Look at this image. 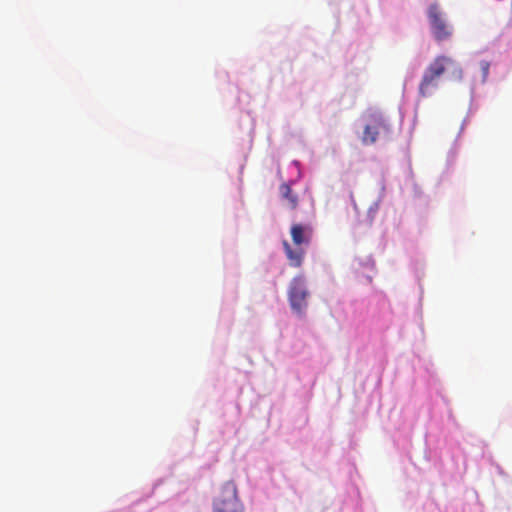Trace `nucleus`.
Returning a JSON list of instances; mask_svg holds the SVG:
<instances>
[{"label":"nucleus","mask_w":512,"mask_h":512,"mask_svg":"<svg viewBox=\"0 0 512 512\" xmlns=\"http://www.w3.org/2000/svg\"><path fill=\"white\" fill-rule=\"evenodd\" d=\"M445 72L453 80L459 81L463 77V70L456 60L446 55L436 56L423 72L418 89L420 96H431L438 87L439 78Z\"/></svg>","instance_id":"obj_1"},{"label":"nucleus","mask_w":512,"mask_h":512,"mask_svg":"<svg viewBox=\"0 0 512 512\" xmlns=\"http://www.w3.org/2000/svg\"><path fill=\"white\" fill-rule=\"evenodd\" d=\"M213 512H244V505L238 497L234 482L224 483L212 504Z\"/></svg>","instance_id":"obj_2"},{"label":"nucleus","mask_w":512,"mask_h":512,"mask_svg":"<svg viewBox=\"0 0 512 512\" xmlns=\"http://www.w3.org/2000/svg\"><path fill=\"white\" fill-rule=\"evenodd\" d=\"M309 291L305 284V279L302 275L294 277L289 286L288 300L292 310L298 315H303L307 306V298Z\"/></svg>","instance_id":"obj_3"},{"label":"nucleus","mask_w":512,"mask_h":512,"mask_svg":"<svg viewBox=\"0 0 512 512\" xmlns=\"http://www.w3.org/2000/svg\"><path fill=\"white\" fill-rule=\"evenodd\" d=\"M365 121L361 141L364 145H371L377 141L381 133L387 132L388 126L383 115L376 111L369 112Z\"/></svg>","instance_id":"obj_4"},{"label":"nucleus","mask_w":512,"mask_h":512,"mask_svg":"<svg viewBox=\"0 0 512 512\" xmlns=\"http://www.w3.org/2000/svg\"><path fill=\"white\" fill-rule=\"evenodd\" d=\"M428 18L432 34L436 41L447 40L452 35V28L446 22L437 4H431L428 8Z\"/></svg>","instance_id":"obj_5"},{"label":"nucleus","mask_w":512,"mask_h":512,"mask_svg":"<svg viewBox=\"0 0 512 512\" xmlns=\"http://www.w3.org/2000/svg\"><path fill=\"white\" fill-rule=\"evenodd\" d=\"M292 241L296 246L308 245L311 238V229L309 226L294 224L291 227Z\"/></svg>","instance_id":"obj_6"},{"label":"nucleus","mask_w":512,"mask_h":512,"mask_svg":"<svg viewBox=\"0 0 512 512\" xmlns=\"http://www.w3.org/2000/svg\"><path fill=\"white\" fill-rule=\"evenodd\" d=\"M283 247L286 257L289 261V265L295 268L300 267L303 263L305 255V251L301 248V246H298V248L293 249L287 241H283Z\"/></svg>","instance_id":"obj_7"},{"label":"nucleus","mask_w":512,"mask_h":512,"mask_svg":"<svg viewBox=\"0 0 512 512\" xmlns=\"http://www.w3.org/2000/svg\"><path fill=\"white\" fill-rule=\"evenodd\" d=\"M282 200L286 201V207L290 210H295L298 206V195L293 192L290 185L282 183L279 187Z\"/></svg>","instance_id":"obj_8"},{"label":"nucleus","mask_w":512,"mask_h":512,"mask_svg":"<svg viewBox=\"0 0 512 512\" xmlns=\"http://www.w3.org/2000/svg\"><path fill=\"white\" fill-rule=\"evenodd\" d=\"M379 210V202H374L370 205L368 209V219L369 223L371 224L374 221L375 215L377 214Z\"/></svg>","instance_id":"obj_9"},{"label":"nucleus","mask_w":512,"mask_h":512,"mask_svg":"<svg viewBox=\"0 0 512 512\" xmlns=\"http://www.w3.org/2000/svg\"><path fill=\"white\" fill-rule=\"evenodd\" d=\"M480 68H481V71H482V75H483V80H485L489 74V68H490V64L488 61H481L480 62Z\"/></svg>","instance_id":"obj_10"}]
</instances>
